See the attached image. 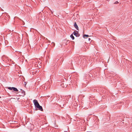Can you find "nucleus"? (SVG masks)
Segmentation results:
<instances>
[{"label": "nucleus", "mask_w": 132, "mask_h": 132, "mask_svg": "<svg viewBox=\"0 0 132 132\" xmlns=\"http://www.w3.org/2000/svg\"><path fill=\"white\" fill-rule=\"evenodd\" d=\"M72 79H73V80L75 82V83H76L77 82V80L78 78V76L77 74L76 73H74L72 74V76L71 77Z\"/></svg>", "instance_id": "obj_1"}, {"label": "nucleus", "mask_w": 132, "mask_h": 132, "mask_svg": "<svg viewBox=\"0 0 132 132\" xmlns=\"http://www.w3.org/2000/svg\"><path fill=\"white\" fill-rule=\"evenodd\" d=\"M71 97V95L68 96H65L64 98H63V100L64 102V104H66L69 101V98Z\"/></svg>", "instance_id": "obj_2"}, {"label": "nucleus", "mask_w": 132, "mask_h": 132, "mask_svg": "<svg viewBox=\"0 0 132 132\" xmlns=\"http://www.w3.org/2000/svg\"><path fill=\"white\" fill-rule=\"evenodd\" d=\"M33 102L35 107H37L39 105V103L36 100H34Z\"/></svg>", "instance_id": "obj_3"}, {"label": "nucleus", "mask_w": 132, "mask_h": 132, "mask_svg": "<svg viewBox=\"0 0 132 132\" xmlns=\"http://www.w3.org/2000/svg\"><path fill=\"white\" fill-rule=\"evenodd\" d=\"M73 35L76 37H79V34L78 33V31H75L73 33Z\"/></svg>", "instance_id": "obj_4"}, {"label": "nucleus", "mask_w": 132, "mask_h": 132, "mask_svg": "<svg viewBox=\"0 0 132 132\" xmlns=\"http://www.w3.org/2000/svg\"><path fill=\"white\" fill-rule=\"evenodd\" d=\"M37 108H38L39 110H40L41 111H43V109L42 108V107L40 105L38 107H37Z\"/></svg>", "instance_id": "obj_5"}, {"label": "nucleus", "mask_w": 132, "mask_h": 132, "mask_svg": "<svg viewBox=\"0 0 132 132\" xmlns=\"http://www.w3.org/2000/svg\"><path fill=\"white\" fill-rule=\"evenodd\" d=\"M74 27L77 30H78V27L77 25V24L75 22L74 24Z\"/></svg>", "instance_id": "obj_6"}, {"label": "nucleus", "mask_w": 132, "mask_h": 132, "mask_svg": "<svg viewBox=\"0 0 132 132\" xmlns=\"http://www.w3.org/2000/svg\"><path fill=\"white\" fill-rule=\"evenodd\" d=\"M21 92L22 93L21 96H24L25 95V91H23V90H22Z\"/></svg>", "instance_id": "obj_7"}, {"label": "nucleus", "mask_w": 132, "mask_h": 132, "mask_svg": "<svg viewBox=\"0 0 132 132\" xmlns=\"http://www.w3.org/2000/svg\"><path fill=\"white\" fill-rule=\"evenodd\" d=\"M61 86L63 88H64L66 86V85L63 83H62L61 84Z\"/></svg>", "instance_id": "obj_8"}, {"label": "nucleus", "mask_w": 132, "mask_h": 132, "mask_svg": "<svg viewBox=\"0 0 132 132\" xmlns=\"http://www.w3.org/2000/svg\"><path fill=\"white\" fill-rule=\"evenodd\" d=\"M32 61L34 63H37V62H38V60L37 59H32Z\"/></svg>", "instance_id": "obj_9"}, {"label": "nucleus", "mask_w": 132, "mask_h": 132, "mask_svg": "<svg viewBox=\"0 0 132 132\" xmlns=\"http://www.w3.org/2000/svg\"><path fill=\"white\" fill-rule=\"evenodd\" d=\"M75 102H76V103H74V105L75 106H77V105H78V101H75Z\"/></svg>", "instance_id": "obj_10"}, {"label": "nucleus", "mask_w": 132, "mask_h": 132, "mask_svg": "<svg viewBox=\"0 0 132 132\" xmlns=\"http://www.w3.org/2000/svg\"><path fill=\"white\" fill-rule=\"evenodd\" d=\"M12 89L14 91H18V90L16 88L13 87Z\"/></svg>", "instance_id": "obj_11"}, {"label": "nucleus", "mask_w": 132, "mask_h": 132, "mask_svg": "<svg viewBox=\"0 0 132 132\" xmlns=\"http://www.w3.org/2000/svg\"><path fill=\"white\" fill-rule=\"evenodd\" d=\"M70 37H71V38H72V40H73L75 39V38H74V37L73 36L72 34H71L70 35Z\"/></svg>", "instance_id": "obj_12"}, {"label": "nucleus", "mask_w": 132, "mask_h": 132, "mask_svg": "<svg viewBox=\"0 0 132 132\" xmlns=\"http://www.w3.org/2000/svg\"><path fill=\"white\" fill-rule=\"evenodd\" d=\"M89 36V35H83V37L84 38H85V37H88Z\"/></svg>", "instance_id": "obj_13"}, {"label": "nucleus", "mask_w": 132, "mask_h": 132, "mask_svg": "<svg viewBox=\"0 0 132 132\" xmlns=\"http://www.w3.org/2000/svg\"><path fill=\"white\" fill-rule=\"evenodd\" d=\"M13 87H9L7 88L10 90H12V89Z\"/></svg>", "instance_id": "obj_14"}, {"label": "nucleus", "mask_w": 132, "mask_h": 132, "mask_svg": "<svg viewBox=\"0 0 132 132\" xmlns=\"http://www.w3.org/2000/svg\"><path fill=\"white\" fill-rule=\"evenodd\" d=\"M118 3H119V2H118V1H116V2H115L114 3L115 4H118Z\"/></svg>", "instance_id": "obj_15"}, {"label": "nucleus", "mask_w": 132, "mask_h": 132, "mask_svg": "<svg viewBox=\"0 0 132 132\" xmlns=\"http://www.w3.org/2000/svg\"><path fill=\"white\" fill-rule=\"evenodd\" d=\"M53 45H54V46L55 44L54 43H53Z\"/></svg>", "instance_id": "obj_16"}, {"label": "nucleus", "mask_w": 132, "mask_h": 132, "mask_svg": "<svg viewBox=\"0 0 132 132\" xmlns=\"http://www.w3.org/2000/svg\"><path fill=\"white\" fill-rule=\"evenodd\" d=\"M54 126H55V127H57V126H55V125Z\"/></svg>", "instance_id": "obj_17"}, {"label": "nucleus", "mask_w": 132, "mask_h": 132, "mask_svg": "<svg viewBox=\"0 0 132 132\" xmlns=\"http://www.w3.org/2000/svg\"><path fill=\"white\" fill-rule=\"evenodd\" d=\"M94 101H96V100H94Z\"/></svg>", "instance_id": "obj_18"}, {"label": "nucleus", "mask_w": 132, "mask_h": 132, "mask_svg": "<svg viewBox=\"0 0 132 132\" xmlns=\"http://www.w3.org/2000/svg\"><path fill=\"white\" fill-rule=\"evenodd\" d=\"M90 39H90V38H89V40H90Z\"/></svg>", "instance_id": "obj_19"}, {"label": "nucleus", "mask_w": 132, "mask_h": 132, "mask_svg": "<svg viewBox=\"0 0 132 132\" xmlns=\"http://www.w3.org/2000/svg\"><path fill=\"white\" fill-rule=\"evenodd\" d=\"M1 98V97L0 96V98Z\"/></svg>", "instance_id": "obj_20"}]
</instances>
